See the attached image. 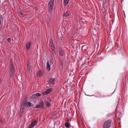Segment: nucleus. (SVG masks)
<instances>
[{"instance_id":"1","label":"nucleus","mask_w":128,"mask_h":128,"mask_svg":"<svg viewBox=\"0 0 128 128\" xmlns=\"http://www.w3.org/2000/svg\"><path fill=\"white\" fill-rule=\"evenodd\" d=\"M10 77L12 78L14 76V68L12 62H10Z\"/></svg>"},{"instance_id":"2","label":"nucleus","mask_w":128,"mask_h":128,"mask_svg":"<svg viewBox=\"0 0 128 128\" xmlns=\"http://www.w3.org/2000/svg\"><path fill=\"white\" fill-rule=\"evenodd\" d=\"M26 102L25 101H23L21 104L20 111V112L22 114L24 113V107L26 106Z\"/></svg>"},{"instance_id":"3","label":"nucleus","mask_w":128,"mask_h":128,"mask_svg":"<svg viewBox=\"0 0 128 128\" xmlns=\"http://www.w3.org/2000/svg\"><path fill=\"white\" fill-rule=\"evenodd\" d=\"M54 0H50L48 4V11L51 12L52 10V8L54 4Z\"/></svg>"},{"instance_id":"4","label":"nucleus","mask_w":128,"mask_h":128,"mask_svg":"<svg viewBox=\"0 0 128 128\" xmlns=\"http://www.w3.org/2000/svg\"><path fill=\"white\" fill-rule=\"evenodd\" d=\"M111 122L110 120H108L106 121L103 125V128H109L110 127Z\"/></svg>"},{"instance_id":"5","label":"nucleus","mask_w":128,"mask_h":128,"mask_svg":"<svg viewBox=\"0 0 128 128\" xmlns=\"http://www.w3.org/2000/svg\"><path fill=\"white\" fill-rule=\"evenodd\" d=\"M37 123V121L36 120H34L31 122L28 127L27 128H33Z\"/></svg>"},{"instance_id":"6","label":"nucleus","mask_w":128,"mask_h":128,"mask_svg":"<svg viewBox=\"0 0 128 128\" xmlns=\"http://www.w3.org/2000/svg\"><path fill=\"white\" fill-rule=\"evenodd\" d=\"M52 90V88H48L45 91L42 92V94L43 95H47L49 94Z\"/></svg>"},{"instance_id":"7","label":"nucleus","mask_w":128,"mask_h":128,"mask_svg":"<svg viewBox=\"0 0 128 128\" xmlns=\"http://www.w3.org/2000/svg\"><path fill=\"white\" fill-rule=\"evenodd\" d=\"M41 96V94L39 93H36L35 94H32V98H36L38 96Z\"/></svg>"},{"instance_id":"8","label":"nucleus","mask_w":128,"mask_h":128,"mask_svg":"<svg viewBox=\"0 0 128 128\" xmlns=\"http://www.w3.org/2000/svg\"><path fill=\"white\" fill-rule=\"evenodd\" d=\"M59 54L61 56H63L64 54V50L61 48H59L58 49Z\"/></svg>"},{"instance_id":"9","label":"nucleus","mask_w":128,"mask_h":128,"mask_svg":"<svg viewBox=\"0 0 128 128\" xmlns=\"http://www.w3.org/2000/svg\"><path fill=\"white\" fill-rule=\"evenodd\" d=\"M31 44V42H27L26 45V50H29Z\"/></svg>"},{"instance_id":"10","label":"nucleus","mask_w":128,"mask_h":128,"mask_svg":"<svg viewBox=\"0 0 128 128\" xmlns=\"http://www.w3.org/2000/svg\"><path fill=\"white\" fill-rule=\"evenodd\" d=\"M56 80L54 79L50 78L49 80L50 84H53L55 82Z\"/></svg>"},{"instance_id":"11","label":"nucleus","mask_w":128,"mask_h":128,"mask_svg":"<svg viewBox=\"0 0 128 128\" xmlns=\"http://www.w3.org/2000/svg\"><path fill=\"white\" fill-rule=\"evenodd\" d=\"M43 74V72L42 71H39L37 73V76L38 77L41 76Z\"/></svg>"},{"instance_id":"12","label":"nucleus","mask_w":128,"mask_h":128,"mask_svg":"<svg viewBox=\"0 0 128 128\" xmlns=\"http://www.w3.org/2000/svg\"><path fill=\"white\" fill-rule=\"evenodd\" d=\"M46 66L47 69L48 71H49L50 70V67L49 62H47Z\"/></svg>"},{"instance_id":"13","label":"nucleus","mask_w":128,"mask_h":128,"mask_svg":"<svg viewBox=\"0 0 128 128\" xmlns=\"http://www.w3.org/2000/svg\"><path fill=\"white\" fill-rule=\"evenodd\" d=\"M26 103L27 104V105H26V106H27L28 105L32 107L34 106L33 104L30 102Z\"/></svg>"},{"instance_id":"14","label":"nucleus","mask_w":128,"mask_h":128,"mask_svg":"<svg viewBox=\"0 0 128 128\" xmlns=\"http://www.w3.org/2000/svg\"><path fill=\"white\" fill-rule=\"evenodd\" d=\"M64 5L66 6L68 4L69 0H64Z\"/></svg>"},{"instance_id":"15","label":"nucleus","mask_w":128,"mask_h":128,"mask_svg":"<svg viewBox=\"0 0 128 128\" xmlns=\"http://www.w3.org/2000/svg\"><path fill=\"white\" fill-rule=\"evenodd\" d=\"M51 48L52 51V52L54 53H55V51L54 49V46H51Z\"/></svg>"},{"instance_id":"16","label":"nucleus","mask_w":128,"mask_h":128,"mask_svg":"<svg viewBox=\"0 0 128 128\" xmlns=\"http://www.w3.org/2000/svg\"><path fill=\"white\" fill-rule=\"evenodd\" d=\"M65 126L67 128L70 127V124L69 122H66L65 123Z\"/></svg>"},{"instance_id":"17","label":"nucleus","mask_w":128,"mask_h":128,"mask_svg":"<svg viewBox=\"0 0 128 128\" xmlns=\"http://www.w3.org/2000/svg\"><path fill=\"white\" fill-rule=\"evenodd\" d=\"M69 15V13L68 12H66L65 13L63 14V16H64L67 17Z\"/></svg>"},{"instance_id":"18","label":"nucleus","mask_w":128,"mask_h":128,"mask_svg":"<svg viewBox=\"0 0 128 128\" xmlns=\"http://www.w3.org/2000/svg\"><path fill=\"white\" fill-rule=\"evenodd\" d=\"M40 102V105L41 108H43L44 104L43 101L42 100Z\"/></svg>"},{"instance_id":"19","label":"nucleus","mask_w":128,"mask_h":128,"mask_svg":"<svg viewBox=\"0 0 128 128\" xmlns=\"http://www.w3.org/2000/svg\"><path fill=\"white\" fill-rule=\"evenodd\" d=\"M46 105L48 107L50 106H51L50 104L48 102H46Z\"/></svg>"},{"instance_id":"20","label":"nucleus","mask_w":128,"mask_h":128,"mask_svg":"<svg viewBox=\"0 0 128 128\" xmlns=\"http://www.w3.org/2000/svg\"><path fill=\"white\" fill-rule=\"evenodd\" d=\"M36 108H42L41 107L40 105V104H37L36 106Z\"/></svg>"},{"instance_id":"21","label":"nucleus","mask_w":128,"mask_h":128,"mask_svg":"<svg viewBox=\"0 0 128 128\" xmlns=\"http://www.w3.org/2000/svg\"><path fill=\"white\" fill-rule=\"evenodd\" d=\"M8 41L9 42H10V41H11V39L10 38H8Z\"/></svg>"},{"instance_id":"22","label":"nucleus","mask_w":128,"mask_h":128,"mask_svg":"<svg viewBox=\"0 0 128 128\" xmlns=\"http://www.w3.org/2000/svg\"><path fill=\"white\" fill-rule=\"evenodd\" d=\"M51 46H54V44L53 42L50 44Z\"/></svg>"},{"instance_id":"23","label":"nucleus","mask_w":128,"mask_h":128,"mask_svg":"<svg viewBox=\"0 0 128 128\" xmlns=\"http://www.w3.org/2000/svg\"><path fill=\"white\" fill-rule=\"evenodd\" d=\"M52 42H53L52 41V40H50V44L52 43Z\"/></svg>"}]
</instances>
